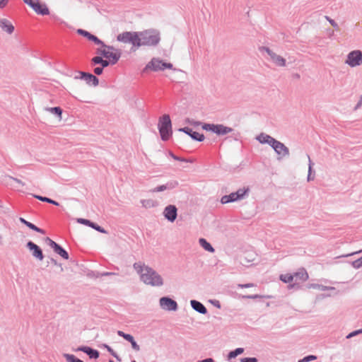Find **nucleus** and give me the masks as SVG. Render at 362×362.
Returning <instances> with one entry per match:
<instances>
[{
	"label": "nucleus",
	"mask_w": 362,
	"mask_h": 362,
	"mask_svg": "<svg viewBox=\"0 0 362 362\" xmlns=\"http://www.w3.org/2000/svg\"><path fill=\"white\" fill-rule=\"evenodd\" d=\"M237 201H238V199L235 197V194L234 192H232V193L229 194L228 195H224L221 199V202L223 204H228V203H231V202H237Z\"/></svg>",
	"instance_id": "nucleus-27"
},
{
	"label": "nucleus",
	"mask_w": 362,
	"mask_h": 362,
	"mask_svg": "<svg viewBox=\"0 0 362 362\" xmlns=\"http://www.w3.org/2000/svg\"><path fill=\"white\" fill-rule=\"evenodd\" d=\"M254 286V284H252V283H247V284H239L238 285V288H251V287H253Z\"/></svg>",
	"instance_id": "nucleus-51"
},
{
	"label": "nucleus",
	"mask_w": 362,
	"mask_h": 362,
	"mask_svg": "<svg viewBox=\"0 0 362 362\" xmlns=\"http://www.w3.org/2000/svg\"><path fill=\"white\" fill-rule=\"evenodd\" d=\"M345 64L351 67H356L362 64V51L356 49L350 52L346 57Z\"/></svg>",
	"instance_id": "nucleus-8"
},
{
	"label": "nucleus",
	"mask_w": 362,
	"mask_h": 362,
	"mask_svg": "<svg viewBox=\"0 0 362 362\" xmlns=\"http://www.w3.org/2000/svg\"><path fill=\"white\" fill-rule=\"evenodd\" d=\"M262 50H264L265 51L268 55L270 57V58H272V57L273 56V54H274V52L273 51H272L269 47H262L261 48Z\"/></svg>",
	"instance_id": "nucleus-53"
},
{
	"label": "nucleus",
	"mask_w": 362,
	"mask_h": 362,
	"mask_svg": "<svg viewBox=\"0 0 362 362\" xmlns=\"http://www.w3.org/2000/svg\"><path fill=\"white\" fill-rule=\"evenodd\" d=\"M325 19L333 26V28L335 29V30H338L339 29V25L338 24L334 21V20L332 19L330 17L327 16H325Z\"/></svg>",
	"instance_id": "nucleus-43"
},
{
	"label": "nucleus",
	"mask_w": 362,
	"mask_h": 362,
	"mask_svg": "<svg viewBox=\"0 0 362 362\" xmlns=\"http://www.w3.org/2000/svg\"><path fill=\"white\" fill-rule=\"evenodd\" d=\"M177 160L181 161V162H185V163H192V162L189 159L185 158H182V157H180V156H178V159H177Z\"/></svg>",
	"instance_id": "nucleus-61"
},
{
	"label": "nucleus",
	"mask_w": 362,
	"mask_h": 362,
	"mask_svg": "<svg viewBox=\"0 0 362 362\" xmlns=\"http://www.w3.org/2000/svg\"><path fill=\"white\" fill-rule=\"evenodd\" d=\"M233 129L229 127L224 126L222 124H216L214 134L218 136H223L233 132Z\"/></svg>",
	"instance_id": "nucleus-20"
},
{
	"label": "nucleus",
	"mask_w": 362,
	"mask_h": 362,
	"mask_svg": "<svg viewBox=\"0 0 362 362\" xmlns=\"http://www.w3.org/2000/svg\"><path fill=\"white\" fill-rule=\"evenodd\" d=\"M274 138L272 136L267 134L264 132L260 133L259 135L256 136V139L262 144H268L270 146L272 141H273Z\"/></svg>",
	"instance_id": "nucleus-21"
},
{
	"label": "nucleus",
	"mask_w": 362,
	"mask_h": 362,
	"mask_svg": "<svg viewBox=\"0 0 362 362\" xmlns=\"http://www.w3.org/2000/svg\"><path fill=\"white\" fill-rule=\"evenodd\" d=\"M197 362H215V361L212 358H206L205 359L200 360Z\"/></svg>",
	"instance_id": "nucleus-63"
},
{
	"label": "nucleus",
	"mask_w": 362,
	"mask_h": 362,
	"mask_svg": "<svg viewBox=\"0 0 362 362\" xmlns=\"http://www.w3.org/2000/svg\"><path fill=\"white\" fill-rule=\"evenodd\" d=\"M162 309L168 311H176L178 308L177 302L168 296H164L159 300Z\"/></svg>",
	"instance_id": "nucleus-10"
},
{
	"label": "nucleus",
	"mask_w": 362,
	"mask_h": 362,
	"mask_svg": "<svg viewBox=\"0 0 362 362\" xmlns=\"http://www.w3.org/2000/svg\"><path fill=\"white\" fill-rule=\"evenodd\" d=\"M74 78L76 80L84 81L88 86H97L99 84V79L97 76L88 72L78 71Z\"/></svg>",
	"instance_id": "nucleus-7"
},
{
	"label": "nucleus",
	"mask_w": 362,
	"mask_h": 362,
	"mask_svg": "<svg viewBox=\"0 0 362 362\" xmlns=\"http://www.w3.org/2000/svg\"><path fill=\"white\" fill-rule=\"evenodd\" d=\"M190 305L193 310H194L196 312L200 314L206 315L208 313V310L205 305L197 300H191Z\"/></svg>",
	"instance_id": "nucleus-17"
},
{
	"label": "nucleus",
	"mask_w": 362,
	"mask_h": 362,
	"mask_svg": "<svg viewBox=\"0 0 362 362\" xmlns=\"http://www.w3.org/2000/svg\"><path fill=\"white\" fill-rule=\"evenodd\" d=\"M169 156L173 158L174 160H177L178 159V156L175 155L172 151L168 152Z\"/></svg>",
	"instance_id": "nucleus-64"
},
{
	"label": "nucleus",
	"mask_w": 362,
	"mask_h": 362,
	"mask_svg": "<svg viewBox=\"0 0 362 362\" xmlns=\"http://www.w3.org/2000/svg\"><path fill=\"white\" fill-rule=\"evenodd\" d=\"M110 65H112V63L108 59H103L102 62L100 63V66L103 67V69Z\"/></svg>",
	"instance_id": "nucleus-49"
},
{
	"label": "nucleus",
	"mask_w": 362,
	"mask_h": 362,
	"mask_svg": "<svg viewBox=\"0 0 362 362\" xmlns=\"http://www.w3.org/2000/svg\"><path fill=\"white\" fill-rule=\"evenodd\" d=\"M351 265L355 269H359L362 267V256L360 258L353 261L351 262Z\"/></svg>",
	"instance_id": "nucleus-39"
},
{
	"label": "nucleus",
	"mask_w": 362,
	"mask_h": 362,
	"mask_svg": "<svg viewBox=\"0 0 362 362\" xmlns=\"http://www.w3.org/2000/svg\"><path fill=\"white\" fill-rule=\"evenodd\" d=\"M317 359V356L315 355H308L303 357L301 360L303 362H310Z\"/></svg>",
	"instance_id": "nucleus-44"
},
{
	"label": "nucleus",
	"mask_w": 362,
	"mask_h": 362,
	"mask_svg": "<svg viewBox=\"0 0 362 362\" xmlns=\"http://www.w3.org/2000/svg\"><path fill=\"white\" fill-rule=\"evenodd\" d=\"M77 222L88 226L101 233H107V230H105L103 227H101L100 226L98 225L94 222L90 221L88 219L80 218L77 219Z\"/></svg>",
	"instance_id": "nucleus-16"
},
{
	"label": "nucleus",
	"mask_w": 362,
	"mask_h": 362,
	"mask_svg": "<svg viewBox=\"0 0 362 362\" xmlns=\"http://www.w3.org/2000/svg\"><path fill=\"white\" fill-rule=\"evenodd\" d=\"M125 340L131 343L132 347L134 350L136 351H139L140 350L139 345L136 343L134 337L132 334H129L128 336L125 337Z\"/></svg>",
	"instance_id": "nucleus-30"
},
{
	"label": "nucleus",
	"mask_w": 362,
	"mask_h": 362,
	"mask_svg": "<svg viewBox=\"0 0 362 362\" xmlns=\"http://www.w3.org/2000/svg\"><path fill=\"white\" fill-rule=\"evenodd\" d=\"M117 334H118V336L122 337L125 339V337L128 336L129 334H127L122 331L119 330V331H117Z\"/></svg>",
	"instance_id": "nucleus-62"
},
{
	"label": "nucleus",
	"mask_w": 362,
	"mask_h": 362,
	"mask_svg": "<svg viewBox=\"0 0 362 362\" xmlns=\"http://www.w3.org/2000/svg\"><path fill=\"white\" fill-rule=\"evenodd\" d=\"M9 178L11 180H13V181L17 182L18 184L21 185V186H24L25 185V183L23 181H21V180H19V179H18L16 177H13L10 176Z\"/></svg>",
	"instance_id": "nucleus-56"
},
{
	"label": "nucleus",
	"mask_w": 362,
	"mask_h": 362,
	"mask_svg": "<svg viewBox=\"0 0 362 362\" xmlns=\"http://www.w3.org/2000/svg\"><path fill=\"white\" fill-rule=\"evenodd\" d=\"M241 362H257V359L255 357H246L241 358Z\"/></svg>",
	"instance_id": "nucleus-48"
},
{
	"label": "nucleus",
	"mask_w": 362,
	"mask_h": 362,
	"mask_svg": "<svg viewBox=\"0 0 362 362\" xmlns=\"http://www.w3.org/2000/svg\"><path fill=\"white\" fill-rule=\"evenodd\" d=\"M361 106H362V95L360 96L358 103H356V105L354 107V110L356 111L357 110L361 108Z\"/></svg>",
	"instance_id": "nucleus-54"
},
{
	"label": "nucleus",
	"mask_w": 362,
	"mask_h": 362,
	"mask_svg": "<svg viewBox=\"0 0 362 362\" xmlns=\"http://www.w3.org/2000/svg\"><path fill=\"white\" fill-rule=\"evenodd\" d=\"M117 40L124 43H130L133 47H139V38L138 37V32L126 31L117 36Z\"/></svg>",
	"instance_id": "nucleus-5"
},
{
	"label": "nucleus",
	"mask_w": 362,
	"mask_h": 362,
	"mask_svg": "<svg viewBox=\"0 0 362 362\" xmlns=\"http://www.w3.org/2000/svg\"><path fill=\"white\" fill-rule=\"evenodd\" d=\"M100 347L105 349L113 357H115L118 361H121L120 357L107 344H103Z\"/></svg>",
	"instance_id": "nucleus-33"
},
{
	"label": "nucleus",
	"mask_w": 362,
	"mask_h": 362,
	"mask_svg": "<svg viewBox=\"0 0 362 362\" xmlns=\"http://www.w3.org/2000/svg\"><path fill=\"white\" fill-rule=\"evenodd\" d=\"M37 14L42 16H46L49 13V8L45 4H41L40 1L35 5V7L33 8Z\"/></svg>",
	"instance_id": "nucleus-23"
},
{
	"label": "nucleus",
	"mask_w": 362,
	"mask_h": 362,
	"mask_svg": "<svg viewBox=\"0 0 362 362\" xmlns=\"http://www.w3.org/2000/svg\"><path fill=\"white\" fill-rule=\"evenodd\" d=\"M249 189L247 188H240L238 189L236 192H235V197L237 198L238 201L243 199L245 195L248 193Z\"/></svg>",
	"instance_id": "nucleus-32"
},
{
	"label": "nucleus",
	"mask_w": 362,
	"mask_h": 362,
	"mask_svg": "<svg viewBox=\"0 0 362 362\" xmlns=\"http://www.w3.org/2000/svg\"><path fill=\"white\" fill-rule=\"evenodd\" d=\"M244 352V349L239 347L236 348L235 349L230 351L228 354V359L231 360L233 358H235L238 355L243 354Z\"/></svg>",
	"instance_id": "nucleus-31"
},
{
	"label": "nucleus",
	"mask_w": 362,
	"mask_h": 362,
	"mask_svg": "<svg viewBox=\"0 0 362 362\" xmlns=\"http://www.w3.org/2000/svg\"><path fill=\"white\" fill-rule=\"evenodd\" d=\"M243 298H247V299H257L263 298L262 296L258 295V294H254V295H245L242 296Z\"/></svg>",
	"instance_id": "nucleus-47"
},
{
	"label": "nucleus",
	"mask_w": 362,
	"mask_h": 362,
	"mask_svg": "<svg viewBox=\"0 0 362 362\" xmlns=\"http://www.w3.org/2000/svg\"><path fill=\"white\" fill-rule=\"evenodd\" d=\"M103 57L100 56H95L91 59V65L95 66L97 64L100 65V63L102 62Z\"/></svg>",
	"instance_id": "nucleus-40"
},
{
	"label": "nucleus",
	"mask_w": 362,
	"mask_h": 362,
	"mask_svg": "<svg viewBox=\"0 0 362 362\" xmlns=\"http://www.w3.org/2000/svg\"><path fill=\"white\" fill-rule=\"evenodd\" d=\"M63 357L67 362H83L82 360L78 358L74 355L70 354H64Z\"/></svg>",
	"instance_id": "nucleus-34"
},
{
	"label": "nucleus",
	"mask_w": 362,
	"mask_h": 362,
	"mask_svg": "<svg viewBox=\"0 0 362 362\" xmlns=\"http://www.w3.org/2000/svg\"><path fill=\"white\" fill-rule=\"evenodd\" d=\"M271 59L272 62L279 66H286V59L276 54V53L273 54Z\"/></svg>",
	"instance_id": "nucleus-26"
},
{
	"label": "nucleus",
	"mask_w": 362,
	"mask_h": 362,
	"mask_svg": "<svg viewBox=\"0 0 362 362\" xmlns=\"http://www.w3.org/2000/svg\"><path fill=\"white\" fill-rule=\"evenodd\" d=\"M166 69H173V65L171 63L165 62L159 58L153 57L144 68L143 72H146L148 70L153 71H163Z\"/></svg>",
	"instance_id": "nucleus-4"
},
{
	"label": "nucleus",
	"mask_w": 362,
	"mask_h": 362,
	"mask_svg": "<svg viewBox=\"0 0 362 362\" xmlns=\"http://www.w3.org/2000/svg\"><path fill=\"white\" fill-rule=\"evenodd\" d=\"M178 131L187 134L189 136L191 137L192 140L196 141H203L205 139L204 135L203 134H200L197 132L193 131L192 129L188 127L180 128L178 129Z\"/></svg>",
	"instance_id": "nucleus-13"
},
{
	"label": "nucleus",
	"mask_w": 362,
	"mask_h": 362,
	"mask_svg": "<svg viewBox=\"0 0 362 362\" xmlns=\"http://www.w3.org/2000/svg\"><path fill=\"white\" fill-rule=\"evenodd\" d=\"M75 351H82L86 354L89 356V358L92 359H97L99 358L100 356V353L98 350L87 346H78Z\"/></svg>",
	"instance_id": "nucleus-15"
},
{
	"label": "nucleus",
	"mask_w": 362,
	"mask_h": 362,
	"mask_svg": "<svg viewBox=\"0 0 362 362\" xmlns=\"http://www.w3.org/2000/svg\"><path fill=\"white\" fill-rule=\"evenodd\" d=\"M215 127L216 124L204 123L202 126V128L205 131L211 132L214 133Z\"/></svg>",
	"instance_id": "nucleus-38"
},
{
	"label": "nucleus",
	"mask_w": 362,
	"mask_h": 362,
	"mask_svg": "<svg viewBox=\"0 0 362 362\" xmlns=\"http://www.w3.org/2000/svg\"><path fill=\"white\" fill-rule=\"evenodd\" d=\"M158 129L163 141H168L173 134L172 122L169 115H163L159 118Z\"/></svg>",
	"instance_id": "nucleus-3"
},
{
	"label": "nucleus",
	"mask_w": 362,
	"mask_h": 362,
	"mask_svg": "<svg viewBox=\"0 0 362 362\" xmlns=\"http://www.w3.org/2000/svg\"><path fill=\"white\" fill-rule=\"evenodd\" d=\"M26 247L32 252V255L37 259L42 261L44 259L42 250L37 244L30 240L27 243Z\"/></svg>",
	"instance_id": "nucleus-12"
},
{
	"label": "nucleus",
	"mask_w": 362,
	"mask_h": 362,
	"mask_svg": "<svg viewBox=\"0 0 362 362\" xmlns=\"http://www.w3.org/2000/svg\"><path fill=\"white\" fill-rule=\"evenodd\" d=\"M77 33L86 37L88 40L94 42L97 45H105L104 42L100 40L96 35L91 34L87 30L79 28L77 30Z\"/></svg>",
	"instance_id": "nucleus-14"
},
{
	"label": "nucleus",
	"mask_w": 362,
	"mask_h": 362,
	"mask_svg": "<svg viewBox=\"0 0 362 362\" xmlns=\"http://www.w3.org/2000/svg\"><path fill=\"white\" fill-rule=\"evenodd\" d=\"M19 221L21 223L24 224L30 229H31L37 233H41V234H45V230L36 226L35 224L32 223L31 222L28 221L24 218L20 217Z\"/></svg>",
	"instance_id": "nucleus-22"
},
{
	"label": "nucleus",
	"mask_w": 362,
	"mask_h": 362,
	"mask_svg": "<svg viewBox=\"0 0 362 362\" xmlns=\"http://www.w3.org/2000/svg\"><path fill=\"white\" fill-rule=\"evenodd\" d=\"M117 273L115 272H97L96 277H100V276H115L117 275Z\"/></svg>",
	"instance_id": "nucleus-41"
},
{
	"label": "nucleus",
	"mask_w": 362,
	"mask_h": 362,
	"mask_svg": "<svg viewBox=\"0 0 362 362\" xmlns=\"http://www.w3.org/2000/svg\"><path fill=\"white\" fill-rule=\"evenodd\" d=\"M33 197L35 198H36L37 199L40 200V201H42V202H47V203H49V204H52L53 205H55V206H59V203L49 198V197H42L41 195H36V194H33Z\"/></svg>",
	"instance_id": "nucleus-29"
},
{
	"label": "nucleus",
	"mask_w": 362,
	"mask_h": 362,
	"mask_svg": "<svg viewBox=\"0 0 362 362\" xmlns=\"http://www.w3.org/2000/svg\"><path fill=\"white\" fill-rule=\"evenodd\" d=\"M93 72L95 75L100 76L103 72V69L101 66H97L93 69Z\"/></svg>",
	"instance_id": "nucleus-50"
},
{
	"label": "nucleus",
	"mask_w": 362,
	"mask_h": 362,
	"mask_svg": "<svg viewBox=\"0 0 362 362\" xmlns=\"http://www.w3.org/2000/svg\"><path fill=\"white\" fill-rule=\"evenodd\" d=\"M122 51L120 49H115V52L108 51L105 59H108L112 63V65H115L120 59Z\"/></svg>",
	"instance_id": "nucleus-18"
},
{
	"label": "nucleus",
	"mask_w": 362,
	"mask_h": 362,
	"mask_svg": "<svg viewBox=\"0 0 362 362\" xmlns=\"http://www.w3.org/2000/svg\"><path fill=\"white\" fill-rule=\"evenodd\" d=\"M276 154L277 155V159L281 160L286 157H288L290 155L288 148L282 142L274 139L270 146Z\"/></svg>",
	"instance_id": "nucleus-6"
},
{
	"label": "nucleus",
	"mask_w": 362,
	"mask_h": 362,
	"mask_svg": "<svg viewBox=\"0 0 362 362\" xmlns=\"http://www.w3.org/2000/svg\"><path fill=\"white\" fill-rule=\"evenodd\" d=\"M103 48H105L107 50L110 51V52H115V49H117L116 48H115L113 46H111V45H107L106 44H105V45H100Z\"/></svg>",
	"instance_id": "nucleus-55"
},
{
	"label": "nucleus",
	"mask_w": 362,
	"mask_h": 362,
	"mask_svg": "<svg viewBox=\"0 0 362 362\" xmlns=\"http://www.w3.org/2000/svg\"><path fill=\"white\" fill-rule=\"evenodd\" d=\"M107 52H108V50H107L105 48H104V49L98 48L96 49L97 54H98L99 56H100L102 57H105V58H106Z\"/></svg>",
	"instance_id": "nucleus-42"
},
{
	"label": "nucleus",
	"mask_w": 362,
	"mask_h": 362,
	"mask_svg": "<svg viewBox=\"0 0 362 362\" xmlns=\"http://www.w3.org/2000/svg\"><path fill=\"white\" fill-rule=\"evenodd\" d=\"M49 262L53 264L55 266H59V267H62V264L58 263L57 261L55 259L52 258V257H51L49 259Z\"/></svg>",
	"instance_id": "nucleus-59"
},
{
	"label": "nucleus",
	"mask_w": 362,
	"mask_h": 362,
	"mask_svg": "<svg viewBox=\"0 0 362 362\" xmlns=\"http://www.w3.org/2000/svg\"><path fill=\"white\" fill-rule=\"evenodd\" d=\"M0 28L8 34H11L14 31V26L6 18H0Z\"/></svg>",
	"instance_id": "nucleus-19"
},
{
	"label": "nucleus",
	"mask_w": 362,
	"mask_h": 362,
	"mask_svg": "<svg viewBox=\"0 0 362 362\" xmlns=\"http://www.w3.org/2000/svg\"><path fill=\"white\" fill-rule=\"evenodd\" d=\"M279 279L284 283L288 284L291 283L293 280L294 276L290 274H281Z\"/></svg>",
	"instance_id": "nucleus-35"
},
{
	"label": "nucleus",
	"mask_w": 362,
	"mask_h": 362,
	"mask_svg": "<svg viewBox=\"0 0 362 362\" xmlns=\"http://www.w3.org/2000/svg\"><path fill=\"white\" fill-rule=\"evenodd\" d=\"M46 243L53 249L54 252L61 256L64 259H69V255L68 252L63 248L59 244L54 242L53 240L47 237L45 238Z\"/></svg>",
	"instance_id": "nucleus-9"
},
{
	"label": "nucleus",
	"mask_w": 362,
	"mask_h": 362,
	"mask_svg": "<svg viewBox=\"0 0 362 362\" xmlns=\"http://www.w3.org/2000/svg\"><path fill=\"white\" fill-rule=\"evenodd\" d=\"M23 1L30 7L33 8L35 7V5H36L39 2V0H23Z\"/></svg>",
	"instance_id": "nucleus-45"
},
{
	"label": "nucleus",
	"mask_w": 362,
	"mask_h": 362,
	"mask_svg": "<svg viewBox=\"0 0 362 362\" xmlns=\"http://www.w3.org/2000/svg\"><path fill=\"white\" fill-rule=\"evenodd\" d=\"M8 1L9 0H0V9L5 8L7 6Z\"/></svg>",
	"instance_id": "nucleus-57"
},
{
	"label": "nucleus",
	"mask_w": 362,
	"mask_h": 362,
	"mask_svg": "<svg viewBox=\"0 0 362 362\" xmlns=\"http://www.w3.org/2000/svg\"><path fill=\"white\" fill-rule=\"evenodd\" d=\"M165 190H166V189L165 187V185H161L157 186L155 188H153V189H151V192H163Z\"/></svg>",
	"instance_id": "nucleus-46"
},
{
	"label": "nucleus",
	"mask_w": 362,
	"mask_h": 362,
	"mask_svg": "<svg viewBox=\"0 0 362 362\" xmlns=\"http://www.w3.org/2000/svg\"><path fill=\"white\" fill-rule=\"evenodd\" d=\"M358 334H361V332H360V329H357V330L353 331V332H350L346 336V339H350V338H351V337H353L354 336H356Z\"/></svg>",
	"instance_id": "nucleus-52"
},
{
	"label": "nucleus",
	"mask_w": 362,
	"mask_h": 362,
	"mask_svg": "<svg viewBox=\"0 0 362 362\" xmlns=\"http://www.w3.org/2000/svg\"><path fill=\"white\" fill-rule=\"evenodd\" d=\"M163 214L165 219L173 223L177 216V209L175 205H168L163 210Z\"/></svg>",
	"instance_id": "nucleus-11"
},
{
	"label": "nucleus",
	"mask_w": 362,
	"mask_h": 362,
	"mask_svg": "<svg viewBox=\"0 0 362 362\" xmlns=\"http://www.w3.org/2000/svg\"><path fill=\"white\" fill-rule=\"evenodd\" d=\"M45 110L54 115L59 119H62V109L60 107H45Z\"/></svg>",
	"instance_id": "nucleus-28"
},
{
	"label": "nucleus",
	"mask_w": 362,
	"mask_h": 362,
	"mask_svg": "<svg viewBox=\"0 0 362 362\" xmlns=\"http://www.w3.org/2000/svg\"><path fill=\"white\" fill-rule=\"evenodd\" d=\"M199 243L206 251L211 253L215 252V249L205 238H199Z\"/></svg>",
	"instance_id": "nucleus-25"
},
{
	"label": "nucleus",
	"mask_w": 362,
	"mask_h": 362,
	"mask_svg": "<svg viewBox=\"0 0 362 362\" xmlns=\"http://www.w3.org/2000/svg\"><path fill=\"white\" fill-rule=\"evenodd\" d=\"M138 37L139 38V47L141 46L156 47L161 40L160 33L156 29H148L138 32Z\"/></svg>",
	"instance_id": "nucleus-2"
},
{
	"label": "nucleus",
	"mask_w": 362,
	"mask_h": 362,
	"mask_svg": "<svg viewBox=\"0 0 362 362\" xmlns=\"http://www.w3.org/2000/svg\"><path fill=\"white\" fill-rule=\"evenodd\" d=\"M179 183L177 180H170L165 184L166 190H171L178 186Z\"/></svg>",
	"instance_id": "nucleus-37"
},
{
	"label": "nucleus",
	"mask_w": 362,
	"mask_h": 362,
	"mask_svg": "<svg viewBox=\"0 0 362 362\" xmlns=\"http://www.w3.org/2000/svg\"><path fill=\"white\" fill-rule=\"evenodd\" d=\"M134 269L140 275V279L146 285L151 286H160L163 284L161 276L153 269L141 262H135Z\"/></svg>",
	"instance_id": "nucleus-1"
},
{
	"label": "nucleus",
	"mask_w": 362,
	"mask_h": 362,
	"mask_svg": "<svg viewBox=\"0 0 362 362\" xmlns=\"http://www.w3.org/2000/svg\"><path fill=\"white\" fill-rule=\"evenodd\" d=\"M310 288H315V289H320L321 291H327V290H334V287H329L323 285H320L318 284H312L310 286Z\"/></svg>",
	"instance_id": "nucleus-36"
},
{
	"label": "nucleus",
	"mask_w": 362,
	"mask_h": 362,
	"mask_svg": "<svg viewBox=\"0 0 362 362\" xmlns=\"http://www.w3.org/2000/svg\"><path fill=\"white\" fill-rule=\"evenodd\" d=\"M210 302L215 306L217 308H221V303L218 300H210Z\"/></svg>",
	"instance_id": "nucleus-58"
},
{
	"label": "nucleus",
	"mask_w": 362,
	"mask_h": 362,
	"mask_svg": "<svg viewBox=\"0 0 362 362\" xmlns=\"http://www.w3.org/2000/svg\"><path fill=\"white\" fill-rule=\"evenodd\" d=\"M293 276L296 278V280L299 279L301 281H305L308 279V274L304 268L300 269L297 272H295Z\"/></svg>",
	"instance_id": "nucleus-24"
},
{
	"label": "nucleus",
	"mask_w": 362,
	"mask_h": 362,
	"mask_svg": "<svg viewBox=\"0 0 362 362\" xmlns=\"http://www.w3.org/2000/svg\"><path fill=\"white\" fill-rule=\"evenodd\" d=\"M308 160H309L308 174H311V173H312V166H313V163H312L309 155H308Z\"/></svg>",
	"instance_id": "nucleus-60"
}]
</instances>
